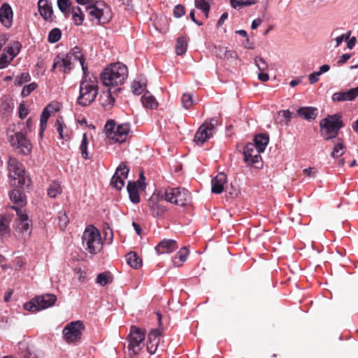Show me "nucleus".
Returning <instances> with one entry per match:
<instances>
[{
  "label": "nucleus",
  "instance_id": "nucleus-59",
  "mask_svg": "<svg viewBox=\"0 0 358 358\" xmlns=\"http://www.w3.org/2000/svg\"><path fill=\"white\" fill-rule=\"evenodd\" d=\"M227 51V48L220 47L217 49L216 53L220 58L225 59Z\"/></svg>",
  "mask_w": 358,
  "mask_h": 358
},
{
  "label": "nucleus",
  "instance_id": "nucleus-52",
  "mask_svg": "<svg viewBox=\"0 0 358 358\" xmlns=\"http://www.w3.org/2000/svg\"><path fill=\"white\" fill-rule=\"evenodd\" d=\"M185 9L182 5L178 4L175 6V8L173 9V15L176 17H180L183 16L185 15Z\"/></svg>",
  "mask_w": 358,
  "mask_h": 358
},
{
  "label": "nucleus",
  "instance_id": "nucleus-61",
  "mask_svg": "<svg viewBox=\"0 0 358 358\" xmlns=\"http://www.w3.org/2000/svg\"><path fill=\"white\" fill-rule=\"evenodd\" d=\"M237 57H238V55L235 51L227 50L225 59H237Z\"/></svg>",
  "mask_w": 358,
  "mask_h": 358
},
{
  "label": "nucleus",
  "instance_id": "nucleus-31",
  "mask_svg": "<svg viewBox=\"0 0 358 358\" xmlns=\"http://www.w3.org/2000/svg\"><path fill=\"white\" fill-rule=\"evenodd\" d=\"M149 207L151 214L154 217H161L167 210V208L164 206L159 203V202H155L154 201H150L149 202Z\"/></svg>",
  "mask_w": 358,
  "mask_h": 358
},
{
  "label": "nucleus",
  "instance_id": "nucleus-18",
  "mask_svg": "<svg viewBox=\"0 0 358 358\" xmlns=\"http://www.w3.org/2000/svg\"><path fill=\"white\" fill-rule=\"evenodd\" d=\"M13 13L10 6L4 3L0 8V22L6 28H10L13 24Z\"/></svg>",
  "mask_w": 358,
  "mask_h": 358
},
{
  "label": "nucleus",
  "instance_id": "nucleus-49",
  "mask_svg": "<svg viewBox=\"0 0 358 358\" xmlns=\"http://www.w3.org/2000/svg\"><path fill=\"white\" fill-rule=\"evenodd\" d=\"M255 63L260 71H265L268 68V64L261 57H257L255 59Z\"/></svg>",
  "mask_w": 358,
  "mask_h": 358
},
{
  "label": "nucleus",
  "instance_id": "nucleus-37",
  "mask_svg": "<svg viewBox=\"0 0 358 358\" xmlns=\"http://www.w3.org/2000/svg\"><path fill=\"white\" fill-rule=\"evenodd\" d=\"M113 276L109 272H103L99 273L96 279V282L101 286H106L107 284L112 282Z\"/></svg>",
  "mask_w": 358,
  "mask_h": 358
},
{
  "label": "nucleus",
  "instance_id": "nucleus-58",
  "mask_svg": "<svg viewBox=\"0 0 358 358\" xmlns=\"http://www.w3.org/2000/svg\"><path fill=\"white\" fill-rule=\"evenodd\" d=\"M320 76V73H318L317 71L310 73L308 76L310 83L314 84V83H317L319 80Z\"/></svg>",
  "mask_w": 358,
  "mask_h": 358
},
{
  "label": "nucleus",
  "instance_id": "nucleus-12",
  "mask_svg": "<svg viewBox=\"0 0 358 358\" xmlns=\"http://www.w3.org/2000/svg\"><path fill=\"white\" fill-rule=\"evenodd\" d=\"M84 329V324L83 322L80 320L70 322L62 331L64 340L68 343L80 341Z\"/></svg>",
  "mask_w": 358,
  "mask_h": 358
},
{
  "label": "nucleus",
  "instance_id": "nucleus-42",
  "mask_svg": "<svg viewBox=\"0 0 358 358\" xmlns=\"http://www.w3.org/2000/svg\"><path fill=\"white\" fill-rule=\"evenodd\" d=\"M256 0H230V3L232 8H241L243 6H250L255 4Z\"/></svg>",
  "mask_w": 358,
  "mask_h": 358
},
{
  "label": "nucleus",
  "instance_id": "nucleus-19",
  "mask_svg": "<svg viewBox=\"0 0 358 358\" xmlns=\"http://www.w3.org/2000/svg\"><path fill=\"white\" fill-rule=\"evenodd\" d=\"M162 331L159 329H152L148 334L147 342V350L150 355L156 352L159 343V336Z\"/></svg>",
  "mask_w": 358,
  "mask_h": 358
},
{
  "label": "nucleus",
  "instance_id": "nucleus-51",
  "mask_svg": "<svg viewBox=\"0 0 358 358\" xmlns=\"http://www.w3.org/2000/svg\"><path fill=\"white\" fill-rule=\"evenodd\" d=\"M12 60L13 59H10V58H8L6 53H2L0 56V69L8 66Z\"/></svg>",
  "mask_w": 358,
  "mask_h": 358
},
{
  "label": "nucleus",
  "instance_id": "nucleus-15",
  "mask_svg": "<svg viewBox=\"0 0 358 358\" xmlns=\"http://www.w3.org/2000/svg\"><path fill=\"white\" fill-rule=\"evenodd\" d=\"M129 169L126 163H121L117 168L110 180V185L117 190L122 189L124 185V179L127 178Z\"/></svg>",
  "mask_w": 358,
  "mask_h": 358
},
{
  "label": "nucleus",
  "instance_id": "nucleus-34",
  "mask_svg": "<svg viewBox=\"0 0 358 358\" xmlns=\"http://www.w3.org/2000/svg\"><path fill=\"white\" fill-rule=\"evenodd\" d=\"M176 52L178 55H184L187 48V39L186 37L181 36L177 38L176 44Z\"/></svg>",
  "mask_w": 358,
  "mask_h": 358
},
{
  "label": "nucleus",
  "instance_id": "nucleus-39",
  "mask_svg": "<svg viewBox=\"0 0 358 358\" xmlns=\"http://www.w3.org/2000/svg\"><path fill=\"white\" fill-rule=\"evenodd\" d=\"M57 6L66 17L69 16L72 8L71 2L69 0H57Z\"/></svg>",
  "mask_w": 358,
  "mask_h": 358
},
{
  "label": "nucleus",
  "instance_id": "nucleus-47",
  "mask_svg": "<svg viewBox=\"0 0 358 358\" xmlns=\"http://www.w3.org/2000/svg\"><path fill=\"white\" fill-rule=\"evenodd\" d=\"M181 102L185 109H189L193 104L192 96L189 93L183 94Z\"/></svg>",
  "mask_w": 358,
  "mask_h": 358
},
{
  "label": "nucleus",
  "instance_id": "nucleus-41",
  "mask_svg": "<svg viewBox=\"0 0 358 358\" xmlns=\"http://www.w3.org/2000/svg\"><path fill=\"white\" fill-rule=\"evenodd\" d=\"M89 144V140L86 133L83 134V139L80 145V150L81 152L82 157L85 159H90L89 153L87 152V146Z\"/></svg>",
  "mask_w": 358,
  "mask_h": 358
},
{
  "label": "nucleus",
  "instance_id": "nucleus-43",
  "mask_svg": "<svg viewBox=\"0 0 358 358\" xmlns=\"http://www.w3.org/2000/svg\"><path fill=\"white\" fill-rule=\"evenodd\" d=\"M10 220L6 216L0 215V237L9 232Z\"/></svg>",
  "mask_w": 358,
  "mask_h": 358
},
{
  "label": "nucleus",
  "instance_id": "nucleus-17",
  "mask_svg": "<svg viewBox=\"0 0 358 358\" xmlns=\"http://www.w3.org/2000/svg\"><path fill=\"white\" fill-rule=\"evenodd\" d=\"M10 208L16 211L19 224L18 228L21 232L28 231L32 226L31 221L29 220V217L24 208H21L19 206H10Z\"/></svg>",
  "mask_w": 358,
  "mask_h": 358
},
{
  "label": "nucleus",
  "instance_id": "nucleus-63",
  "mask_svg": "<svg viewBox=\"0 0 358 358\" xmlns=\"http://www.w3.org/2000/svg\"><path fill=\"white\" fill-rule=\"evenodd\" d=\"M50 106H51L50 105H48L47 107H45V108L43 109V112H42V113H41V117H44V118H45V119H48V118H49V117H50V110H49V108H50Z\"/></svg>",
  "mask_w": 358,
  "mask_h": 358
},
{
  "label": "nucleus",
  "instance_id": "nucleus-36",
  "mask_svg": "<svg viewBox=\"0 0 358 358\" xmlns=\"http://www.w3.org/2000/svg\"><path fill=\"white\" fill-rule=\"evenodd\" d=\"M71 11L72 13V17L74 23L76 25H80L84 20V16L81 8L79 6L72 7Z\"/></svg>",
  "mask_w": 358,
  "mask_h": 358
},
{
  "label": "nucleus",
  "instance_id": "nucleus-6",
  "mask_svg": "<svg viewBox=\"0 0 358 358\" xmlns=\"http://www.w3.org/2000/svg\"><path fill=\"white\" fill-rule=\"evenodd\" d=\"M130 130L128 124H122L116 126L113 120H108L105 125L106 136L112 143H122L124 142Z\"/></svg>",
  "mask_w": 358,
  "mask_h": 358
},
{
  "label": "nucleus",
  "instance_id": "nucleus-53",
  "mask_svg": "<svg viewBox=\"0 0 358 358\" xmlns=\"http://www.w3.org/2000/svg\"><path fill=\"white\" fill-rule=\"evenodd\" d=\"M23 357L24 358H38L36 352L29 347L26 348Z\"/></svg>",
  "mask_w": 358,
  "mask_h": 358
},
{
  "label": "nucleus",
  "instance_id": "nucleus-1",
  "mask_svg": "<svg viewBox=\"0 0 358 358\" xmlns=\"http://www.w3.org/2000/svg\"><path fill=\"white\" fill-rule=\"evenodd\" d=\"M127 77V67L120 62L111 64L101 74L102 83L107 87L121 85L124 83Z\"/></svg>",
  "mask_w": 358,
  "mask_h": 358
},
{
  "label": "nucleus",
  "instance_id": "nucleus-64",
  "mask_svg": "<svg viewBox=\"0 0 358 358\" xmlns=\"http://www.w3.org/2000/svg\"><path fill=\"white\" fill-rule=\"evenodd\" d=\"M258 78L262 82H266L268 80L269 76L268 73H263V71H261V73L258 74Z\"/></svg>",
  "mask_w": 358,
  "mask_h": 358
},
{
  "label": "nucleus",
  "instance_id": "nucleus-13",
  "mask_svg": "<svg viewBox=\"0 0 358 358\" xmlns=\"http://www.w3.org/2000/svg\"><path fill=\"white\" fill-rule=\"evenodd\" d=\"M145 338V331L136 326H131L128 335L129 349L132 350L134 353H138L142 346Z\"/></svg>",
  "mask_w": 358,
  "mask_h": 358
},
{
  "label": "nucleus",
  "instance_id": "nucleus-3",
  "mask_svg": "<svg viewBox=\"0 0 358 358\" xmlns=\"http://www.w3.org/2000/svg\"><path fill=\"white\" fill-rule=\"evenodd\" d=\"M98 91L97 80L96 79H87L86 74L80 85V94L77 103L82 106H90L95 100Z\"/></svg>",
  "mask_w": 358,
  "mask_h": 358
},
{
  "label": "nucleus",
  "instance_id": "nucleus-56",
  "mask_svg": "<svg viewBox=\"0 0 358 358\" xmlns=\"http://www.w3.org/2000/svg\"><path fill=\"white\" fill-rule=\"evenodd\" d=\"M47 123H48V119H45L44 117H41V119H40V132H39V135L41 136V137H43V132L45 130L46 127H47Z\"/></svg>",
  "mask_w": 358,
  "mask_h": 358
},
{
  "label": "nucleus",
  "instance_id": "nucleus-50",
  "mask_svg": "<svg viewBox=\"0 0 358 358\" xmlns=\"http://www.w3.org/2000/svg\"><path fill=\"white\" fill-rule=\"evenodd\" d=\"M144 85L141 83L139 81L134 80L131 85L132 92L136 95L141 94L144 90Z\"/></svg>",
  "mask_w": 358,
  "mask_h": 358
},
{
  "label": "nucleus",
  "instance_id": "nucleus-55",
  "mask_svg": "<svg viewBox=\"0 0 358 358\" xmlns=\"http://www.w3.org/2000/svg\"><path fill=\"white\" fill-rule=\"evenodd\" d=\"M28 115V109L25 107V105L22 103L19 106V117L24 119Z\"/></svg>",
  "mask_w": 358,
  "mask_h": 358
},
{
  "label": "nucleus",
  "instance_id": "nucleus-7",
  "mask_svg": "<svg viewBox=\"0 0 358 358\" xmlns=\"http://www.w3.org/2000/svg\"><path fill=\"white\" fill-rule=\"evenodd\" d=\"M162 196L165 201L180 206H188L192 202L190 192L182 187L168 188Z\"/></svg>",
  "mask_w": 358,
  "mask_h": 358
},
{
  "label": "nucleus",
  "instance_id": "nucleus-11",
  "mask_svg": "<svg viewBox=\"0 0 358 358\" xmlns=\"http://www.w3.org/2000/svg\"><path fill=\"white\" fill-rule=\"evenodd\" d=\"M218 120L211 118L206 120L198 129L194 135V141L198 145H203L206 141L213 137Z\"/></svg>",
  "mask_w": 358,
  "mask_h": 358
},
{
  "label": "nucleus",
  "instance_id": "nucleus-23",
  "mask_svg": "<svg viewBox=\"0 0 358 358\" xmlns=\"http://www.w3.org/2000/svg\"><path fill=\"white\" fill-rule=\"evenodd\" d=\"M227 182V176L221 172L211 180V191L214 194H221L224 190V185Z\"/></svg>",
  "mask_w": 358,
  "mask_h": 358
},
{
  "label": "nucleus",
  "instance_id": "nucleus-26",
  "mask_svg": "<svg viewBox=\"0 0 358 358\" xmlns=\"http://www.w3.org/2000/svg\"><path fill=\"white\" fill-rule=\"evenodd\" d=\"M9 196L10 201L15 204L13 206H19L21 208L26 205L25 196L19 189H13L10 192Z\"/></svg>",
  "mask_w": 358,
  "mask_h": 358
},
{
  "label": "nucleus",
  "instance_id": "nucleus-9",
  "mask_svg": "<svg viewBox=\"0 0 358 358\" xmlns=\"http://www.w3.org/2000/svg\"><path fill=\"white\" fill-rule=\"evenodd\" d=\"M88 14L92 17L91 20H96L97 24H105L111 19V15L108 7L103 3L96 2L86 7Z\"/></svg>",
  "mask_w": 358,
  "mask_h": 358
},
{
  "label": "nucleus",
  "instance_id": "nucleus-29",
  "mask_svg": "<svg viewBox=\"0 0 358 358\" xmlns=\"http://www.w3.org/2000/svg\"><path fill=\"white\" fill-rule=\"evenodd\" d=\"M255 143L253 145H255V148L260 152H263L265 150L266 145L269 141L268 135L266 134H259L255 136L254 138Z\"/></svg>",
  "mask_w": 358,
  "mask_h": 358
},
{
  "label": "nucleus",
  "instance_id": "nucleus-28",
  "mask_svg": "<svg viewBox=\"0 0 358 358\" xmlns=\"http://www.w3.org/2000/svg\"><path fill=\"white\" fill-rule=\"evenodd\" d=\"M141 102L143 106L151 110L157 109L158 107V102L155 97L152 95L149 92H146L141 97Z\"/></svg>",
  "mask_w": 358,
  "mask_h": 358
},
{
  "label": "nucleus",
  "instance_id": "nucleus-21",
  "mask_svg": "<svg viewBox=\"0 0 358 358\" xmlns=\"http://www.w3.org/2000/svg\"><path fill=\"white\" fill-rule=\"evenodd\" d=\"M358 96V86L349 90L347 92H338L332 95V100L334 102L352 101Z\"/></svg>",
  "mask_w": 358,
  "mask_h": 358
},
{
  "label": "nucleus",
  "instance_id": "nucleus-22",
  "mask_svg": "<svg viewBox=\"0 0 358 358\" xmlns=\"http://www.w3.org/2000/svg\"><path fill=\"white\" fill-rule=\"evenodd\" d=\"M55 128L61 139L64 141L70 140L72 131L66 127L62 117L59 116L57 119L55 123Z\"/></svg>",
  "mask_w": 358,
  "mask_h": 358
},
{
  "label": "nucleus",
  "instance_id": "nucleus-60",
  "mask_svg": "<svg viewBox=\"0 0 358 358\" xmlns=\"http://www.w3.org/2000/svg\"><path fill=\"white\" fill-rule=\"evenodd\" d=\"M350 57H351L350 54H348V53L343 54L338 59V64L342 65V64H345V62H347V61L348 59H350Z\"/></svg>",
  "mask_w": 358,
  "mask_h": 358
},
{
  "label": "nucleus",
  "instance_id": "nucleus-32",
  "mask_svg": "<svg viewBox=\"0 0 358 358\" xmlns=\"http://www.w3.org/2000/svg\"><path fill=\"white\" fill-rule=\"evenodd\" d=\"M127 188L131 202L134 203H139L140 196L138 191V187L136 186V182L129 181Z\"/></svg>",
  "mask_w": 358,
  "mask_h": 358
},
{
  "label": "nucleus",
  "instance_id": "nucleus-16",
  "mask_svg": "<svg viewBox=\"0 0 358 358\" xmlns=\"http://www.w3.org/2000/svg\"><path fill=\"white\" fill-rule=\"evenodd\" d=\"M71 64L72 62L70 60V56L59 54L54 59L52 71L58 68L61 72L69 73L72 69Z\"/></svg>",
  "mask_w": 358,
  "mask_h": 358
},
{
  "label": "nucleus",
  "instance_id": "nucleus-10",
  "mask_svg": "<svg viewBox=\"0 0 358 358\" xmlns=\"http://www.w3.org/2000/svg\"><path fill=\"white\" fill-rule=\"evenodd\" d=\"M8 171L10 178L17 180V187L29 186L30 178L27 176L22 165L15 158H10L8 161Z\"/></svg>",
  "mask_w": 358,
  "mask_h": 358
},
{
  "label": "nucleus",
  "instance_id": "nucleus-45",
  "mask_svg": "<svg viewBox=\"0 0 358 358\" xmlns=\"http://www.w3.org/2000/svg\"><path fill=\"white\" fill-rule=\"evenodd\" d=\"M31 80V76L29 73H22L17 76L15 80V85L22 86L24 83Z\"/></svg>",
  "mask_w": 358,
  "mask_h": 358
},
{
  "label": "nucleus",
  "instance_id": "nucleus-40",
  "mask_svg": "<svg viewBox=\"0 0 358 358\" xmlns=\"http://www.w3.org/2000/svg\"><path fill=\"white\" fill-rule=\"evenodd\" d=\"M195 6L203 11L206 18L208 17L210 9L209 0H195Z\"/></svg>",
  "mask_w": 358,
  "mask_h": 358
},
{
  "label": "nucleus",
  "instance_id": "nucleus-14",
  "mask_svg": "<svg viewBox=\"0 0 358 358\" xmlns=\"http://www.w3.org/2000/svg\"><path fill=\"white\" fill-rule=\"evenodd\" d=\"M260 152L257 150L255 145L252 143H248L243 148L244 161L250 165L254 166L257 169L262 167V163L260 162Z\"/></svg>",
  "mask_w": 358,
  "mask_h": 358
},
{
  "label": "nucleus",
  "instance_id": "nucleus-33",
  "mask_svg": "<svg viewBox=\"0 0 358 358\" xmlns=\"http://www.w3.org/2000/svg\"><path fill=\"white\" fill-rule=\"evenodd\" d=\"M127 264L132 268L138 269L141 266L142 260L134 252H129L127 255Z\"/></svg>",
  "mask_w": 358,
  "mask_h": 358
},
{
  "label": "nucleus",
  "instance_id": "nucleus-30",
  "mask_svg": "<svg viewBox=\"0 0 358 358\" xmlns=\"http://www.w3.org/2000/svg\"><path fill=\"white\" fill-rule=\"evenodd\" d=\"M346 150V146L343 138H338L337 142L335 143L333 150L330 154L334 159H338L341 157Z\"/></svg>",
  "mask_w": 358,
  "mask_h": 358
},
{
  "label": "nucleus",
  "instance_id": "nucleus-20",
  "mask_svg": "<svg viewBox=\"0 0 358 358\" xmlns=\"http://www.w3.org/2000/svg\"><path fill=\"white\" fill-rule=\"evenodd\" d=\"M178 248L177 242L172 239H164L156 247L157 254H169Z\"/></svg>",
  "mask_w": 358,
  "mask_h": 358
},
{
  "label": "nucleus",
  "instance_id": "nucleus-35",
  "mask_svg": "<svg viewBox=\"0 0 358 358\" xmlns=\"http://www.w3.org/2000/svg\"><path fill=\"white\" fill-rule=\"evenodd\" d=\"M189 250L186 247L181 248L175 255L173 263L175 266H180L186 261Z\"/></svg>",
  "mask_w": 358,
  "mask_h": 358
},
{
  "label": "nucleus",
  "instance_id": "nucleus-4",
  "mask_svg": "<svg viewBox=\"0 0 358 358\" xmlns=\"http://www.w3.org/2000/svg\"><path fill=\"white\" fill-rule=\"evenodd\" d=\"M320 126L322 136L328 141L336 138L340 129L343 127V122L341 120V116L335 114L328 115L322 120Z\"/></svg>",
  "mask_w": 358,
  "mask_h": 358
},
{
  "label": "nucleus",
  "instance_id": "nucleus-2",
  "mask_svg": "<svg viewBox=\"0 0 358 358\" xmlns=\"http://www.w3.org/2000/svg\"><path fill=\"white\" fill-rule=\"evenodd\" d=\"M20 123L17 125L10 126L6 131L8 140L10 145L18 150L19 152L27 155L31 152V143L20 128Z\"/></svg>",
  "mask_w": 358,
  "mask_h": 358
},
{
  "label": "nucleus",
  "instance_id": "nucleus-48",
  "mask_svg": "<svg viewBox=\"0 0 358 358\" xmlns=\"http://www.w3.org/2000/svg\"><path fill=\"white\" fill-rule=\"evenodd\" d=\"M38 85L36 83H30L23 87L21 92V95L22 97H26L29 96L33 91H34Z\"/></svg>",
  "mask_w": 358,
  "mask_h": 358
},
{
  "label": "nucleus",
  "instance_id": "nucleus-27",
  "mask_svg": "<svg viewBox=\"0 0 358 358\" xmlns=\"http://www.w3.org/2000/svg\"><path fill=\"white\" fill-rule=\"evenodd\" d=\"M297 114L303 119L310 121L317 116V109L313 107H301L297 110Z\"/></svg>",
  "mask_w": 358,
  "mask_h": 358
},
{
  "label": "nucleus",
  "instance_id": "nucleus-5",
  "mask_svg": "<svg viewBox=\"0 0 358 358\" xmlns=\"http://www.w3.org/2000/svg\"><path fill=\"white\" fill-rule=\"evenodd\" d=\"M83 244L91 254H96L101 250L102 243L99 231L93 226L87 227L83 232Z\"/></svg>",
  "mask_w": 358,
  "mask_h": 358
},
{
  "label": "nucleus",
  "instance_id": "nucleus-38",
  "mask_svg": "<svg viewBox=\"0 0 358 358\" xmlns=\"http://www.w3.org/2000/svg\"><path fill=\"white\" fill-rule=\"evenodd\" d=\"M62 193V187L60 184L57 181H53L50 185L48 189V194L51 198L56 197L58 194Z\"/></svg>",
  "mask_w": 358,
  "mask_h": 358
},
{
  "label": "nucleus",
  "instance_id": "nucleus-44",
  "mask_svg": "<svg viewBox=\"0 0 358 358\" xmlns=\"http://www.w3.org/2000/svg\"><path fill=\"white\" fill-rule=\"evenodd\" d=\"M61 36V30L59 28H54L49 32L48 41L51 43H55L60 40Z\"/></svg>",
  "mask_w": 358,
  "mask_h": 358
},
{
  "label": "nucleus",
  "instance_id": "nucleus-25",
  "mask_svg": "<svg viewBox=\"0 0 358 358\" xmlns=\"http://www.w3.org/2000/svg\"><path fill=\"white\" fill-rule=\"evenodd\" d=\"M66 55L70 56V60L71 62H72L73 58L75 60L79 61V62L82 66V69L83 71L84 76H85L87 72V66L85 65V59L84 57V55L82 52L80 48L76 46L73 48H72L71 50L68 54H66Z\"/></svg>",
  "mask_w": 358,
  "mask_h": 358
},
{
  "label": "nucleus",
  "instance_id": "nucleus-24",
  "mask_svg": "<svg viewBox=\"0 0 358 358\" xmlns=\"http://www.w3.org/2000/svg\"><path fill=\"white\" fill-rule=\"evenodd\" d=\"M38 6L39 13L44 20L52 21L53 10L51 3L48 0H39Z\"/></svg>",
  "mask_w": 358,
  "mask_h": 358
},
{
  "label": "nucleus",
  "instance_id": "nucleus-62",
  "mask_svg": "<svg viewBox=\"0 0 358 358\" xmlns=\"http://www.w3.org/2000/svg\"><path fill=\"white\" fill-rule=\"evenodd\" d=\"M228 18V13H224L221 17H220L219 20L217 21V27H220L222 26L224 21Z\"/></svg>",
  "mask_w": 358,
  "mask_h": 358
},
{
  "label": "nucleus",
  "instance_id": "nucleus-54",
  "mask_svg": "<svg viewBox=\"0 0 358 358\" xmlns=\"http://www.w3.org/2000/svg\"><path fill=\"white\" fill-rule=\"evenodd\" d=\"M317 171L314 167H309L303 170V173L308 177L315 178L317 175Z\"/></svg>",
  "mask_w": 358,
  "mask_h": 358
},
{
  "label": "nucleus",
  "instance_id": "nucleus-8",
  "mask_svg": "<svg viewBox=\"0 0 358 358\" xmlns=\"http://www.w3.org/2000/svg\"><path fill=\"white\" fill-rule=\"evenodd\" d=\"M57 301V296L52 294H45L34 298L24 303L25 310L34 313L52 306Z\"/></svg>",
  "mask_w": 358,
  "mask_h": 358
},
{
  "label": "nucleus",
  "instance_id": "nucleus-46",
  "mask_svg": "<svg viewBox=\"0 0 358 358\" xmlns=\"http://www.w3.org/2000/svg\"><path fill=\"white\" fill-rule=\"evenodd\" d=\"M58 224L60 227L61 229H64L68 223H69V217L68 216L66 215V213L65 212H63V211H60L58 213Z\"/></svg>",
  "mask_w": 358,
  "mask_h": 358
},
{
  "label": "nucleus",
  "instance_id": "nucleus-57",
  "mask_svg": "<svg viewBox=\"0 0 358 358\" xmlns=\"http://www.w3.org/2000/svg\"><path fill=\"white\" fill-rule=\"evenodd\" d=\"M278 114L282 115V116L286 120L287 124H288L292 118V113L289 110H283L279 111Z\"/></svg>",
  "mask_w": 358,
  "mask_h": 358
}]
</instances>
